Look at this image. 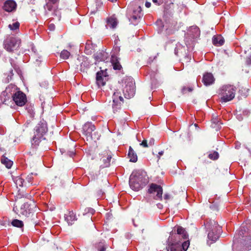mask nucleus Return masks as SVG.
<instances>
[{
	"instance_id": "nucleus-1",
	"label": "nucleus",
	"mask_w": 251,
	"mask_h": 251,
	"mask_svg": "<svg viewBox=\"0 0 251 251\" xmlns=\"http://www.w3.org/2000/svg\"><path fill=\"white\" fill-rule=\"evenodd\" d=\"M149 182L146 173L142 171H135L129 177V184L130 188L138 191L145 186Z\"/></svg>"
},
{
	"instance_id": "nucleus-2",
	"label": "nucleus",
	"mask_w": 251,
	"mask_h": 251,
	"mask_svg": "<svg viewBox=\"0 0 251 251\" xmlns=\"http://www.w3.org/2000/svg\"><path fill=\"white\" fill-rule=\"evenodd\" d=\"M47 131L48 127L45 121H41L36 125L31 140L32 146L33 147H37L41 141L45 139L44 136Z\"/></svg>"
},
{
	"instance_id": "nucleus-3",
	"label": "nucleus",
	"mask_w": 251,
	"mask_h": 251,
	"mask_svg": "<svg viewBox=\"0 0 251 251\" xmlns=\"http://www.w3.org/2000/svg\"><path fill=\"white\" fill-rule=\"evenodd\" d=\"M236 88L232 85H225L219 89L221 101L226 102L232 100L235 97Z\"/></svg>"
},
{
	"instance_id": "nucleus-4",
	"label": "nucleus",
	"mask_w": 251,
	"mask_h": 251,
	"mask_svg": "<svg viewBox=\"0 0 251 251\" xmlns=\"http://www.w3.org/2000/svg\"><path fill=\"white\" fill-rule=\"evenodd\" d=\"M206 227L209 228L211 231L208 234L209 240L215 242L219 237L221 227L215 221H210V223H207Z\"/></svg>"
},
{
	"instance_id": "nucleus-5",
	"label": "nucleus",
	"mask_w": 251,
	"mask_h": 251,
	"mask_svg": "<svg viewBox=\"0 0 251 251\" xmlns=\"http://www.w3.org/2000/svg\"><path fill=\"white\" fill-rule=\"evenodd\" d=\"M190 245L188 240L179 242H170L167 247V251H186Z\"/></svg>"
},
{
	"instance_id": "nucleus-6",
	"label": "nucleus",
	"mask_w": 251,
	"mask_h": 251,
	"mask_svg": "<svg viewBox=\"0 0 251 251\" xmlns=\"http://www.w3.org/2000/svg\"><path fill=\"white\" fill-rule=\"evenodd\" d=\"M125 86L123 89V94L126 99L133 97L135 93L134 81L132 78H128L125 81Z\"/></svg>"
},
{
	"instance_id": "nucleus-7",
	"label": "nucleus",
	"mask_w": 251,
	"mask_h": 251,
	"mask_svg": "<svg viewBox=\"0 0 251 251\" xmlns=\"http://www.w3.org/2000/svg\"><path fill=\"white\" fill-rule=\"evenodd\" d=\"M19 89L14 84H10L8 85L1 94V97L3 100V103H6V101L12 98Z\"/></svg>"
},
{
	"instance_id": "nucleus-8",
	"label": "nucleus",
	"mask_w": 251,
	"mask_h": 251,
	"mask_svg": "<svg viewBox=\"0 0 251 251\" xmlns=\"http://www.w3.org/2000/svg\"><path fill=\"white\" fill-rule=\"evenodd\" d=\"M96 128L95 126L91 123H86L83 126V132L87 137H90L91 139L94 140H98L100 138V135L98 133L94 132L93 136L92 132L95 130Z\"/></svg>"
},
{
	"instance_id": "nucleus-9",
	"label": "nucleus",
	"mask_w": 251,
	"mask_h": 251,
	"mask_svg": "<svg viewBox=\"0 0 251 251\" xmlns=\"http://www.w3.org/2000/svg\"><path fill=\"white\" fill-rule=\"evenodd\" d=\"M128 19L131 23L134 25H137L143 15L141 7H136L132 12L128 10Z\"/></svg>"
},
{
	"instance_id": "nucleus-10",
	"label": "nucleus",
	"mask_w": 251,
	"mask_h": 251,
	"mask_svg": "<svg viewBox=\"0 0 251 251\" xmlns=\"http://www.w3.org/2000/svg\"><path fill=\"white\" fill-rule=\"evenodd\" d=\"M20 41L15 37L6 38L4 42V47L8 51L11 52L16 50L20 45Z\"/></svg>"
},
{
	"instance_id": "nucleus-11",
	"label": "nucleus",
	"mask_w": 251,
	"mask_h": 251,
	"mask_svg": "<svg viewBox=\"0 0 251 251\" xmlns=\"http://www.w3.org/2000/svg\"><path fill=\"white\" fill-rule=\"evenodd\" d=\"M112 108L114 112L118 111L121 109V105L123 103L124 99L121 95L120 91L116 90L113 95Z\"/></svg>"
},
{
	"instance_id": "nucleus-12",
	"label": "nucleus",
	"mask_w": 251,
	"mask_h": 251,
	"mask_svg": "<svg viewBox=\"0 0 251 251\" xmlns=\"http://www.w3.org/2000/svg\"><path fill=\"white\" fill-rule=\"evenodd\" d=\"M148 192L153 195L155 200L162 199L163 189L160 185L152 183L150 186Z\"/></svg>"
},
{
	"instance_id": "nucleus-13",
	"label": "nucleus",
	"mask_w": 251,
	"mask_h": 251,
	"mask_svg": "<svg viewBox=\"0 0 251 251\" xmlns=\"http://www.w3.org/2000/svg\"><path fill=\"white\" fill-rule=\"evenodd\" d=\"M15 103L19 106H24L27 102L26 96L25 94L20 90L15 94L12 98Z\"/></svg>"
},
{
	"instance_id": "nucleus-14",
	"label": "nucleus",
	"mask_w": 251,
	"mask_h": 251,
	"mask_svg": "<svg viewBox=\"0 0 251 251\" xmlns=\"http://www.w3.org/2000/svg\"><path fill=\"white\" fill-rule=\"evenodd\" d=\"M239 235L242 238L244 241V245L246 248V250H251V235L248 232H247L244 227H242L239 231Z\"/></svg>"
},
{
	"instance_id": "nucleus-15",
	"label": "nucleus",
	"mask_w": 251,
	"mask_h": 251,
	"mask_svg": "<svg viewBox=\"0 0 251 251\" xmlns=\"http://www.w3.org/2000/svg\"><path fill=\"white\" fill-rule=\"evenodd\" d=\"M60 0H46V4L44 5L45 12L46 15L49 14V12L54 11V13L57 12L58 11L53 6V4H55L59 2Z\"/></svg>"
},
{
	"instance_id": "nucleus-16",
	"label": "nucleus",
	"mask_w": 251,
	"mask_h": 251,
	"mask_svg": "<svg viewBox=\"0 0 251 251\" xmlns=\"http://www.w3.org/2000/svg\"><path fill=\"white\" fill-rule=\"evenodd\" d=\"M16 6V3L14 1L8 0L4 2L3 6V9L6 12H12L15 10Z\"/></svg>"
},
{
	"instance_id": "nucleus-17",
	"label": "nucleus",
	"mask_w": 251,
	"mask_h": 251,
	"mask_svg": "<svg viewBox=\"0 0 251 251\" xmlns=\"http://www.w3.org/2000/svg\"><path fill=\"white\" fill-rule=\"evenodd\" d=\"M77 60L81 69H85L88 68L90 65L88 59L83 55L78 56Z\"/></svg>"
},
{
	"instance_id": "nucleus-18",
	"label": "nucleus",
	"mask_w": 251,
	"mask_h": 251,
	"mask_svg": "<svg viewBox=\"0 0 251 251\" xmlns=\"http://www.w3.org/2000/svg\"><path fill=\"white\" fill-rule=\"evenodd\" d=\"M202 81L206 86L212 84L214 81L213 75L210 73H206L203 75Z\"/></svg>"
},
{
	"instance_id": "nucleus-19",
	"label": "nucleus",
	"mask_w": 251,
	"mask_h": 251,
	"mask_svg": "<svg viewBox=\"0 0 251 251\" xmlns=\"http://www.w3.org/2000/svg\"><path fill=\"white\" fill-rule=\"evenodd\" d=\"M65 221L68 223V225H72L75 221L76 220L75 215L73 211H68L65 214Z\"/></svg>"
},
{
	"instance_id": "nucleus-20",
	"label": "nucleus",
	"mask_w": 251,
	"mask_h": 251,
	"mask_svg": "<svg viewBox=\"0 0 251 251\" xmlns=\"http://www.w3.org/2000/svg\"><path fill=\"white\" fill-rule=\"evenodd\" d=\"M32 212V209L30 207V204L28 203H25L21 207V213L23 215L28 217Z\"/></svg>"
},
{
	"instance_id": "nucleus-21",
	"label": "nucleus",
	"mask_w": 251,
	"mask_h": 251,
	"mask_svg": "<svg viewBox=\"0 0 251 251\" xmlns=\"http://www.w3.org/2000/svg\"><path fill=\"white\" fill-rule=\"evenodd\" d=\"M96 82L99 87L104 86L105 84V80H104L103 72H98L96 75Z\"/></svg>"
},
{
	"instance_id": "nucleus-22",
	"label": "nucleus",
	"mask_w": 251,
	"mask_h": 251,
	"mask_svg": "<svg viewBox=\"0 0 251 251\" xmlns=\"http://www.w3.org/2000/svg\"><path fill=\"white\" fill-rule=\"evenodd\" d=\"M181 237L183 239H186L188 237V234L184 228L181 226L177 227V234L176 238H180Z\"/></svg>"
},
{
	"instance_id": "nucleus-23",
	"label": "nucleus",
	"mask_w": 251,
	"mask_h": 251,
	"mask_svg": "<svg viewBox=\"0 0 251 251\" xmlns=\"http://www.w3.org/2000/svg\"><path fill=\"white\" fill-rule=\"evenodd\" d=\"M94 56L96 61H103L106 60L107 54L105 52H98L94 55Z\"/></svg>"
},
{
	"instance_id": "nucleus-24",
	"label": "nucleus",
	"mask_w": 251,
	"mask_h": 251,
	"mask_svg": "<svg viewBox=\"0 0 251 251\" xmlns=\"http://www.w3.org/2000/svg\"><path fill=\"white\" fill-rule=\"evenodd\" d=\"M111 61L113 66V69L114 70H121V69L122 68V66L119 63L118 59L117 58V56H115L114 55H112Z\"/></svg>"
},
{
	"instance_id": "nucleus-25",
	"label": "nucleus",
	"mask_w": 251,
	"mask_h": 251,
	"mask_svg": "<svg viewBox=\"0 0 251 251\" xmlns=\"http://www.w3.org/2000/svg\"><path fill=\"white\" fill-rule=\"evenodd\" d=\"M128 156L130 162H136L137 161V154L131 147L129 148Z\"/></svg>"
},
{
	"instance_id": "nucleus-26",
	"label": "nucleus",
	"mask_w": 251,
	"mask_h": 251,
	"mask_svg": "<svg viewBox=\"0 0 251 251\" xmlns=\"http://www.w3.org/2000/svg\"><path fill=\"white\" fill-rule=\"evenodd\" d=\"M213 44L217 46H222L224 43V40L223 37L220 35L214 36L212 39Z\"/></svg>"
},
{
	"instance_id": "nucleus-27",
	"label": "nucleus",
	"mask_w": 251,
	"mask_h": 251,
	"mask_svg": "<svg viewBox=\"0 0 251 251\" xmlns=\"http://www.w3.org/2000/svg\"><path fill=\"white\" fill-rule=\"evenodd\" d=\"M117 25V20L113 17H110L107 19V25L106 27L107 28H114L116 27V26Z\"/></svg>"
},
{
	"instance_id": "nucleus-28",
	"label": "nucleus",
	"mask_w": 251,
	"mask_h": 251,
	"mask_svg": "<svg viewBox=\"0 0 251 251\" xmlns=\"http://www.w3.org/2000/svg\"><path fill=\"white\" fill-rule=\"evenodd\" d=\"M37 174L36 173H31L28 175L26 178V181L30 183L31 185H37L38 182L34 181V179L37 176Z\"/></svg>"
},
{
	"instance_id": "nucleus-29",
	"label": "nucleus",
	"mask_w": 251,
	"mask_h": 251,
	"mask_svg": "<svg viewBox=\"0 0 251 251\" xmlns=\"http://www.w3.org/2000/svg\"><path fill=\"white\" fill-rule=\"evenodd\" d=\"M1 162L8 169L10 168L13 165V162L4 156L1 158Z\"/></svg>"
},
{
	"instance_id": "nucleus-30",
	"label": "nucleus",
	"mask_w": 251,
	"mask_h": 251,
	"mask_svg": "<svg viewBox=\"0 0 251 251\" xmlns=\"http://www.w3.org/2000/svg\"><path fill=\"white\" fill-rule=\"evenodd\" d=\"M190 32L191 33L193 38L197 37L200 34V30L199 28L196 26L191 27Z\"/></svg>"
},
{
	"instance_id": "nucleus-31",
	"label": "nucleus",
	"mask_w": 251,
	"mask_h": 251,
	"mask_svg": "<svg viewBox=\"0 0 251 251\" xmlns=\"http://www.w3.org/2000/svg\"><path fill=\"white\" fill-rule=\"evenodd\" d=\"M111 158L112 156L111 154H107L106 157H103L102 161L103 162V167H107L110 166V162Z\"/></svg>"
},
{
	"instance_id": "nucleus-32",
	"label": "nucleus",
	"mask_w": 251,
	"mask_h": 251,
	"mask_svg": "<svg viewBox=\"0 0 251 251\" xmlns=\"http://www.w3.org/2000/svg\"><path fill=\"white\" fill-rule=\"evenodd\" d=\"M13 181L17 185V186L22 187L23 186L24 180L20 176H17L13 178Z\"/></svg>"
},
{
	"instance_id": "nucleus-33",
	"label": "nucleus",
	"mask_w": 251,
	"mask_h": 251,
	"mask_svg": "<svg viewBox=\"0 0 251 251\" xmlns=\"http://www.w3.org/2000/svg\"><path fill=\"white\" fill-rule=\"evenodd\" d=\"M70 55L71 53L69 51L64 50L61 52L60 57L61 59L66 60L69 58Z\"/></svg>"
},
{
	"instance_id": "nucleus-34",
	"label": "nucleus",
	"mask_w": 251,
	"mask_h": 251,
	"mask_svg": "<svg viewBox=\"0 0 251 251\" xmlns=\"http://www.w3.org/2000/svg\"><path fill=\"white\" fill-rule=\"evenodd\" d=\"M11 224L14 226L17 227H22L24 226L23 222L22 221L17 219L13 220Z\"/></svg>"
},
{
	"instance_id": "nucleus-35",
	"label": "nucleus",
	"mask_w": 251,
	"mask_h": 251,
	"mask_svg": "<svg viewBox=\"0 0 251 251\" xmlns=\"http://www.w3.org/2000/svg\"><path fill=\"white\" fill-rule=\"evenodd\" d=\"M97 248L99 251H105V247L104 241H100L97 245Z\"/></svg>"
},
{
	"instance_id": "nucleus-36",
	"label": "nucleus",
	"mask_w": 251,
	"mask_h": 251,
	"mask_svg": "<svg viewBox=\"0 0 251 251\" xmlns=\"http://www.w3.org/2000/svg\"><path fill=\"white\" fill-rule=\"evenodd\" d=\"M20 26V24L18 22L13 23L12 25H9L8 27L11 30H15L18 29Z\"/></svg>"
},
{
	"instance_id": "nucleus-37",
	"label": "nucleus",
	"mask_w": 251,
	"mask_h": 251,
	"mask_svg": "<svg viewBox=\"0 0 251 251\" xmlns=\"http://www.w3.org/2000/svg\"><path fill=\"white\" fill-rule=\"evenodd\" d=\"M209 157L210 159L216 160L219 157V154L217 152H214L212 153H210L209 154Z\"/></svg>"
},
{
	"instance_id": "nucleus-38",
	"label": "nucleus",
	"mask_w": 251,
	"mask_h": 251,
	"mask_svg": "<svg viewBox=\"0 0 251 251\" xmlns=\"http://www.w3.org/2000/svg\"><path fill=\"white\" fill-rule=\"evenodd\" d=\"M120 48L118 46H115L114 47V48H113V54L115 56H116V55H117L120 51Z\"/></svg>"
},
{
	"instance_id": "nucleus-39",
	"label": "nucleus",
	"mask_w": 251,
	"mask_h": 251,
	"mask_svg": "<svg viewBox=\"0 0 251 251\" xmlns=\"http://www.w3.org/2000/svg\"><path fill=\"white\" fill-rule=\"evenodd\" d=\"M140 146H143L144 148L148 147V145L147 143V141L146 140H144L140 144Z\"/></svg>"
},
{
	"instance_id": "nucleus-40",
	"label": "nucleus",
	"mask_w": 251,
	"mask_h": 251,
	"mask_svg": "<svg viewBox=\"0 0 251 251\" xmlns=\"http://www.w3.org/2000/svg\"><path fill=\"white\" fill-rule=\"evenodd\" d=\"M152 1L154 3L158 5L161 4L163 2V0H152Z\"/></svg>"
},
{
	"instance_id": "nucleus-41",
	"label": "nucleus",
	"mask_w": 251,
	"mask_h": 251,
	"mask_svg": "<svg viewBox=\"0 0 251 251\" xmlns=\"http://www.w3.org/2000/svg\"><path fill=\"white\" fill-rule=\"evenodd\" d=\"M186 90H188L189 92H191L192 91V89H191V88H186L185 87H184L182 89V92L183 94L185 93Z\"/></svg>"
},
{
	"instance_id": "nucleus-42",
	"label": "nucleus",
	"mask_w": 251,
	"mask_h": 251,
	"mask_svg": "<svg viewBox=\"0 0 251 251\" xmlns=\"http://www.w3.org/2000/svg\"><path fill=\"white\" fill-rule=\"evenodd\" d=\"M55 26L53 24H50L49 25V29L50 31H53L55 29Z\"/></svg>"
},
{
	"instance_id": "nucleus-43",
	"label": "nucleus",
	"mask_w": 251,
	"mask_h": 251,
	"mask_svg": "<svg viewBox=\"0 0 251 251\" xmlns=\"http://www.w3.org/2000/svg\"><path fill=\"white\" fill-rule=\"evenodd\" d=\"M246 62L248 65H251V55L247 57Z\"/></svg>"
},
{
	"instance_id": "nucleus-44",
	"label": "nucleus",
	"mask_w": 251,
	"mask_h": 251,
	"mask_svg": "<svg viewBox=\"0 0 251 251\" xmlns=\"http://www.w3.org/2000/svg\"><path fill=\"white\" fill-rule=\"evenodd\" d=\"M164 198L165 200H168L170 198V195L168 194H165L164 196Z\"/></svg>"
},
{
	"instance_id": "nucleus-45",
	"label": "nucleus",
	"mask_w": 251,
	"mask_h": 251,
	"mask_svg": "<svg viewBox=\"0 0 251 251\" xmlns=\"http://www.w3.org/2000/svg\"><path fill=\"white\" fill-rule=\"evenodd\" d=\"M154 140L152 138L150 140V142L149 143V145L152 146L154 144Z\"/></svg>"
},
{
	"instance_id": "nucleus-46",
	"label": "nucleus",
	"mask_w": 251,
	"mask_h": 251,
	"mask_svg": "<svg viewBox=\"0 0 251 251\" xmlns=\"http://www.w3.org/2000/svg\"><path fill=\"white\" fill-rule=\"evenodd\" d=\"M151 3L150 2H148L147 1L146 3H145V6L147 8H149L151 7Z\"/></svg>"
},
{
	"instance_id": "nucleus-47",
	"label": "nucleus",
	"mask_w": 251,
	"mask_h": 251,
	"mask_svg": "<svg viewBox=\"0 0 251 251\" xmlns=\"http://www.w3.org/2000/svg\"><path fill=\"white\" fill-rule=\"evenodd\" d=\"M179 47H180V45H177L176 48V49L175 50V54L176 55H178V52L177 49Z\"/></svg>"
},
{
	"instance_id": "nucleus-48",
	"label": "nucleus",
	"mask_w": 251,
	"mask_h": 251,
	"mask_svg": "<svg viewBox=\"0 0 251 251\" xmlns=\"http://www.w3.org/2000/svg\"><path fill=\"white\" fill-rule=\"evenodd\" d=\"M58 12H56L54 13V12H53V14H52V15H57V14H58L59 15V18H60V12L59 11L57 10ZM53 12H54V11H52ZM58 20H60V18H58Z\"/></svg>"
},
{
	"instance_id": "nucleus-49",
	"label": "nucleus",
	"mask_w": 251,
	"mask_h": 251,
	"mask_svg": "<svg viewBox=\"0 0 251 251\" xmlns=\"http://www.w3.org/2000/svg\"><path fill=\"white\" fill-rule=\"evenodd\" d=\"M163 152H164L163 151H161L159 152L158 154H159V156H161V155H163Z\"/></svg>"
},
{
	"instance_id": "nucleus-50",
	"label": "nucleus",
	"mask_w": 251,
	"mask_h": 251,
	"mask_svg": "<svg viewBox=\"0 0 251 251\" xmlns=\"http://www.w3.org/2000/svg\"><path fill=\"white\" fill-rule=\"evenodd\" d=\"M85 51H87V50H85ZM86 53H89V52H86Z\"/></svg>"
}]
</instances>
